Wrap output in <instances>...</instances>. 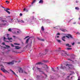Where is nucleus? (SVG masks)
Wrapping results in <instances>:
<instances>
[{
  "label": "nucleus",
  "mask_w": 80,
  "mask_h": 80,
  "mask_svg": "<svg viewBox=\"0 0 80 80\" xmlns=\"http://www.w3.org/2000/svg\"><path fill=\"white\" fill-rule=\"evenodd\" d=\"M19 70L20 71H21V73H24V74H26V75H27L28 74V73L25 70H23V69H22V68H19Z\"/></svg>",
  "instance_id": "obj_1"
},
{
  "label": "nucleus",
  "mask_w": 80,
  "mask_h": 80,
  "mask_svg": "<svg viewBox=\"0 0 80 80\" xmlns=\"http://www.w3.org/2000/svg\"><path fill=\"white\" fill-rule=\"evenodd\" d=\"M61 55L62 56H66L67 55V56H68L69 55V54H67V53H66V52H65L63 51L62 52Z\"/></svg>",
  "instance_id": "obj_2"
},
{
  "label": "nucleus",
  "mask_w": 80,
  "mask_h": 80,
  "mask_svg": "<svg viewBox=\"0 0 80 80\" xmlns=\"http://www.w3.org/2000/svg\"><path fill=\"white\" fill-rule=\"evenodd\" d=\"M66 67L68 66V67L69 69H72V68H73V66L72 65H70L67 64L66 65Z\"/></svg>",
  "instance_id": "obj_3"
},
{
  "label": "nucleus",
  "mask_w": 80,
  "mask_h": 80,
  "mask_svg": "<svg viewBox=\"0 0 80 80\" xmlns=\"http://www.w3.org/2000/svg\"><path fill=\"white\" fill-rule=\"evenodd\" d=\"M66 37L69 39H70V38H72V39H73V37H72V36L71 34H68V36H66Z\"/></svg>",
  "instance_id": "obj_4"
},
{
  "label": "nucleus",
  "mask_w": 80,
  "mask_h": 80,
  "mask_svg": "<svg viewBox=\"0 0 80 80\" xmlns=\"http://www.w3.org/2000/svg\"><path fill=\"white\" fill-rule=\"evenodd\" d=\"M1 70L2 71V72H4V73H8V71L5 70V69L3 68H1Z\"/></svg>",
  "instance_id": "obj_5"
},
{
  "label": "nucleus",
  "mask_w": 80,
  "mask_h": 80,
  "mask_svg": "<svg viewBox=\"0 0 80 80\" xmlns=\"http://www.w3.org/2000/svg\"><path fill=\"white\" fill-rule=\"evenodd\" d=\"M8 65H13L14 64V61H12L11 62L8 63Z\"/></svg>",
  "instance_id": "obj_6"
},
{
  "label": "nucleus",
  "mask_w": 80,
  "mask_h": 80,
  "mask_svg": "<svg viewBox=\"0 0 80 80\" xmlns=\"http://www.w3.org/2000/svg\"><path fill=\"white\" fill-rule=\"evenodd\" d=\"M31 37H30V38L27 39L26 41V43H28V42L29 41V39L30 38H31Z\"/></svg>",
  "instance_id": "obj_7"
},
{
  "label": "nucleus",
  "mask_w": 80,
  "mask_h": 80,
  "mask_svg": "<svg viewBox=\"0 0 80 80\" xmlns=\"http://www.w3.org/2000/svg\"><path fill=\"white\" fill-rule=\"evenodd\" d=\"M71 58H72L73 59H74L75 58V55L73 54H72L71 56Z\"/></svg>",
  "instance_id": "obj_8"
},
{
  "label": "nucleus",
  "mask_w": 80,
  "mask_h": 80,
  "mask_svg": "<svg viewBox=\"0 0 80 80\" xmlns=\"http://www.w3.org/2000/svg\"><path fill=\"white\" fill-rule=\"evenodd\" d=\"M44 63L41 62H38L36 63V65H43Z\"/></svg>",
  "instance_id": "obj_9"
},
{
  "label": "nucleus",
  "mask_w": 80,
  "mask_h": 80,
  "mask_svg": "<svg viewBox=\"0 0 80 80\" xmlns=\"http://www.w3.org/2000/svg\"><path fill=\"white\" fill-rule=\"evenodd\" d=\"M65 36H63L62 38V39L64 42H65Z\"/></svg>",
  "instance_id": "obj_10"
},
{
  "label": "nucleus",
  "mask_w": 80,
  "mask_h": 80,
  "mask_svg": "<svg viewBox=\"0 0 80 80\" xmlns=\"http://www.w3.org/2000/svg\"><path fill=\"white\" fill-rule=\"evenodd\" d=\"M10 70L12 73H13V74L14 75H16L15 73V72H13V71L12 69H10Z\"/></svg>",
  "instance_id": "obj_11"
},
{
  "label": "nucleus",
  "mask_w": 80,
  "mask_h": 80,
  "mask_svg": "<svg viewBox=\"0 0 80 80\" xmlns=\"http://www.w3.org/2000/svg\"><path fill=\"white\" fill-rule=\"evenodd\" d=\"M66 47H72V46L71 45H70V44L68 43L66 44Z\"/></svg>",
  "instance_id": "obj_12"
},
{
  "label": "nucleus",
  "mask_w": 80,
  "mask_h": 80,
  "mask_svg": "<svg viewBox=\"0 0 80 80\" xmlns=\"http://www.w3.org/2000/svg\"><path fill=\"white\" fill-rule=\"evenodd\" d=\"M20 47H19L18 46H15V49H20Z\"/></svg>",
  "instance_id": "obj_13"
},
{
  "label": "nucleus",
  "mask_w": 80,
  "mask_h": 80,
  "mask_svg": "<svg viewBox=\"0 0 80 80\" xmlns=\"http://www.w3.org/2000/svg\"><path fill=\"white\" fill-rule=\"evenodd\" d=\"M23 11L24 12H28V10L27 9H26L25 8H24L23 9Z\"/></svg>",
  "instance_id": "obj_14"
},
{
  "label": "nucleus",
  "mask_w": 80,
  "mask_h": 80,
  "mask_svg": "<svg viewBox=\"0 0 80 80\" xmlns=\"http://www.w3.org/2000/svg\"><path fill=\"white\" fill-rule=\"evenodd\" d=\"M61 31H62V32H67V30L64 29H61Z\"/></svg>",
  "instance_id": "obj_15"
},
{
  "label": "nucleus",
  "mask_w": 80,
  "mask_h": 80,
  "mask_svg": "<svg viewBox=\"0 0 80 80\" xmlns=\"http://www.w3.org/2000/svg\"><path fill=\"white\" fill-rule=\"evenodd\" d=\"M48 52V49H45V53H44L43 55H46V54L47 53V52Z\"/></svg>",
  "instance_id": "obj_16"
},
{
  "label": "nucleus",
  "mask_w": 80,
  "mask_h": 80,
  "mask_svg": "<svg viewBox=\"0 0 80 80\" xmlns=\"http://www.w3.org/2000/svg\"><path fill=\"white\" fill-rule=\"evenodd\" d=\"M39 3H43V0H40L39 2Z\"/></svg>",
  "instance_id": "obj_17"
},
{
  "label": "nucleus",
  "mask_w": 80,
  "mask_h": 80,
  "mask_svg": "<svg viewBox=\"0 0 80 80\" xmlns=\"http://www.w3.org/2000/svg\"><path fill=\"white\" fill-rule=\"evenodd\" d=\"M4 10L6 11V12H7V13H8V14H10V12L8 11L7 10H5V9H4Z\"/></svg>",
  "instance_id": "obj_18"
},
{
  "label": "nucleus",
  "mask_w": 80,
  "mask_h": 80,
  "mask_svg": "<svg viewBox=\"0 0 80 80\" xmlns=\"http://www.w3.org/2000/svg\"><path fill=\"white\" fill-rule=\"evenodd\" d=\"M60 68L61 69H63H63H65V68H66V67H62V66H61Z\"/></svg>",
  "instance_id": "obj_19"
},
{
  "label": "nucleus",
  "mask_w": 80,
  "mask_h": 80,
  "mask_svg": "<svg viewBox=\"0 0 80 80\" xmlns=\"http://www.w3.org/2000/svg\"><path fill=\"white\" fill-rule=\"evenodd\" d=\"M36 0H34L33 2H32V3H31L32 5L33 4V3H35V2H36Z\"/></svg>",
  "instance_id": "obj_20"
},
{
  "label": "nucleus",
  "mask_w": 80,
  "mask_h": 80,
  "mask_svg": "<svg viewBox=\"0 0 80 80\" xmlns=\"http://www.w3.org/2000/svg\"><path fill=\"white\" fill-rule=\"evenodd\" d=\"M42 62H43L44 63H47V62H48V61L43 60V61H42Z\"/></svg>",
  "instance_id": "obj_21"
},
{
  "label": "nucleus",
  "mask_w": 80,
  "mask_h": 80,
  "mask_svg": "<svg viewBox=\"0 0 80 80\" xmlns=\"http://www.w3.org/2000/svg\"><path fill=\"white\" fill-rule=\"evenodd\" d=\"M37 70H39V72H40V71H41V70H42V69L39 68H38V67H37Z\"/></svg>",
  "instance_id": "obj_22"
},
{
  "label": "nucleus",
  "mask_w": 80,
  "mask_h": 80,
  "mask_svg": "<svg viewBox=\"0 0 80 80\" xmlns=\"http://www.w3.org/2000/svg\"><path fill=\"white\" fill-rule=\"evenodd\" d=\"M16 20H17L18 22H20V20L18 19V18H17L16 19Z\"/></svg>",
  "instance_id": "obj_23"
},
{
  "label": "nucleus",
  "mask_w": 80,
  "mask_h": 80,
  "mask_svg": "<svg viewBox=\"0 0 80 80\" xmlns=\"http://www.w3.org/2000/svg\"><path fill=\"white\" fill-rule=\"evenodd\" d=\"M9 57H10L11 58H13V56H11V55H9Z\"/></svg>",
  "instance_id": "obj_24"
},
{
  "label": "nucleus",
  "mask_w": 80,
  "mask_h": 80,
  "mask_svg": "<svg viewBox=\"0 0 80 80\" xmlns=\"http://www.w3.org/2000/svg\"><path fill=\"white\" fill-rule=\"evenodd\" d=\"M13 19H11V20L12 21H10L9 22H11V23H12V22H13L14 21H13Z\"/></svg>",
  "instance_id": "obj_25"
},
{
  "label": "nucleus",
  "mask_w": 80,
  "mask_h": 80,
  "mask_svg": "<svg viewBox=\"0 0 80 80\" xmlns=\"http://www.w3.org/2000/svg\"><path fill=\"white\" fill-rule=\"evenodd\" d=\"M41 30L43 31L44 30V28H43V26H42L41 27Z\"/></svg>",
  "instance_id": "obj_26"
},
{
  "label": "nucleus",
  "mask_w": 80,
  "mask_h": 80,
  "mask_svg": "<svg viewBox=\"0 0 80 80\" xmlns=\"http://www.w3.org/2000/svg\"><path fill=\"white\" fill-rule=\"evenodd\" d=\"M8 40H13V38H8Z\"/></svg>",
  "instance_id": "obj_27"
},
{
  "label": "nucleus",
  "mask_w": 80,
  "mask_h": 80,
  "mask_svg": "<svg viewBox=\"0 0 80 80\" xmlns=\"http://www.w3.org/2000/svg\"><path fill=\"white\" fill-rule=\"evenodd\" d=\"M20 22H21V23H25V22H24L22 20H20Z\"/></svg>",
  "instance_id": "obj_28"
},
{
  "label": "nucleus",
  "mask_w": 80,
  "mask_h": 80,
  "mask_svg": "<svg viewBox=\"0 0 80 80\" xmlns=\"http://www.w3.org/2000/svg\"><path fill=\"white\" fill-rule=\"evenodd\" d=\"M51 68L52 71H53V72H55V70L53 69V68Z\"/></svg>",
  "instance_id": "obj_29"
},
{
  "label": "nucleus",
  "mask_w": 80,
  "mask_h": 80,
  "mask_svg": "<svg viewBox=\"0 0 80 80\" xmlns=\"http://www.w3.org/2000/svg\"><path fill=\"white\" fill-rule=\"evenodd\" d=\"M53 28H56V29H58V27H53Z\"/></svg>",
  "instance_id": "obj_30"
},
{
  "label": "nucleus",
  "mask_w": 80,
  "mask_h": 80,
  "mask_svg": "<svg viewBox=\"0 0 80 80\" xmlns=\"http://www.w3.org/2000/svg\"><path fill=\"white\" fill-rule=\"evenodd\" d=\"M75 9L76 10H79V8H78V7H76L75 8Z\"/></svg>",
  "instance_id": "obj_31"
},
{
  "label": "nucleus",
  "mask_w": 80,
  "mask_h": 80,
  "mask_svg": "<svg viewBox=\"0 0 80 80\" xmlns=\"http://www.w3.org/2000/svg\"><path fill=\"white\" fill-rule=\"evenodd\" d=\"M5 46H6V48H10V46H9L6 45Z\"/></svg>",
  "instance_id": "obj_32"
},
{
  "label": "nucleus",
  "mask_w": 80,
  "mask_h": 80,
  "mask_svg": "<svg viewBox=\"0 0 80 80\" xmlns=\"http://www.w3.org/2000/svg\"><path fill=\"white\" fill-rule=\"evenodd\" d=\"M8 31L9 32H12V30L11 29V28H9L8 29Z\"/></svg>",
  "instance_id": "obj_33"
},
{
  "label": "nucleus",
  "mask_w": 80,
  "mask_h": 80,
  "mask_svg": "<svg viewBox=\"0 0 80 80\" xmlns=\"http://www.w3.org/2000/svg\"><path fill=\"white\" fill-rule=\"evenodd\" d=\"M40 72H41V73H42V74H45V72H43V71H40Z\"/></svg>",
  "instance_id": "obj_34"
},
{
  "label": "nucleus",
  "mask_w": 80,
  "mask_h": 80,
  "mask_svg": "<svg viewBox=\"0 0 80 80\" xmlns=\"http://www.w3.org/2000/svg\"><path fill=\"white\" fill-rule=\"evenodd\" d=\"M67 50H72V48H67Z\"/></svg>",
  "instance_id": "obj_35"
},
{
  "label": "nucleus",
  "mask_w": 80,
  "mask_h": 80,
  "mask_svg": "<svg viewBox=\"0 0 80 80\" xmlns=\"http://www.w3.org/2000/svg\"><path fill=\"white\" fill-rule=\"evenodd\" d=\"M57 41H58V42H61V40H60L58 39V40H57Z\"/></svg>",
  "instance_id": "obj_36"
},
{
  "label": "nucleus",
  "mask_w": 80,
  "mask_h": 80,
  "mask_svg": "<svg viewBox=\"0 0 80 80\" xmlns=\"http://www.w3.org/2000/svg\"><path fill=\"white\" fill-rule=\"evenodd\" d=\"M28 37H30V36H27L26 37L24 38V39L25 40V39H26V38H28Z\"/></svg>",
  "instance_id": "obj_37"
},
{
  "label": "nucleus",
  "mask_w": 80,
  "mask_h": 80,
  "mask_svg": "<svg viewBox=\"0 0 80 80\" xmlns=\"http://www.w3.org/2000/svg\"><path fill=\"white\" fill-rule=\"evenodd\" d=\"M40 41H42V42H44V41H45V40H44L43 39H41Z\"/></svg>",
  "instance_id": "obj_38"
},
{
  "label": "nucleus",
  "mask_w": 80,
  "mask_h": 80,
  "mask_svg": "<svg viewBox=\"0 0 80 80\" xmlns=\"http://www.w3.org/2000/svg\"><path fill=\"white\" fill-rule=\"evenodd\" d=\"M6 3H7V4H8L9 3V2L8 1H6Z\"/></svg>",
  "instance_id": "obj_39"
},
{
  "label": "nucleus",
  "mask_w": 80,
  "mask_h": 80,
  "mask_svg": "<svg viewBox=\"0 0 80 80\" xmlns=\"http://www.w3.org/2000/svg\"><path fill=\"white\" fill-rule=\"evenodd\" d=\"M57 35H60V34L59 33H57Z\"/></svg>",
  "instance_id": "obj_40"
},
{
  "label": "nucleus",
  "mask_w": 80,
  "mask_h": 80,
  "mask_svg": "<svg viewBox=\"0 0 80 80\" xmlns=\"http://www.w3.org/2000/svg\"><path fill=\"white\" fill-rule=\"evenodd\" d=\"M40 76H39V75H37V78H40Z\"/></svg>",
  "instance_id": "obj_41"
},
{
  "label": "nucleus",
  "mask_w": 80,
  "mask_h": 80,
  "mask_svg": "<svg viewBox=\"0 0 80 80\" xmlns=\"http://www.w3.org/2000/svg\"><path fill=\"white\" fill-rule=\"evenodd\" d=\"M46 65V66L47 69H48V66H47V65Z\"/></svg>",
  "instance_id": "obj_42"
},
{
  "label": "nucleus",
  "mask_w": 80,
  "mask_h": 80,
  "mask_svg": "<svg viewBox=\"0 0 80 80\" xmlns=\"http://www.w3.org/2000/svg\"><path fill=\"white\" fill-rule=\"evenodd\" d=\"M37 38L39 40H41V39H40V38Z\"/></svg>",
  "instance_id": "obj_43"
},
{
  "label": "nucleus",
  "mask_w": 80,
  "mask_h": 80,
  "mask_svg": "<svg viewBox=\"0 0 80 80\" xmlns=\"http://www.w3.org/2000/svg\"><path fill=\"white\" fill-rule=\"evenodd\" d=\"M20 16H22V13H20L19 14Z\"/></svg>",
  "instance_id": "obj_44"
},
{
  "label": "nucleus",
  "mask_w": 80,
  "mask_h": 80,
  "mask_svg": "<svg viewBox=\"0 0 80 80\" xmlns=\"http://www.w3.org/2000/svg\"><path fill=\"white\" fill-rule=\"evenodd\" d=\"M14 45H19V44H18L17 43H14Z\"/></svg>",
  "instance_id": "obj_45"
},
{
  "label": "nucleus",
  "mask_w": 80,
  "mask_h": 80,
  "mask_svg": "<svg viewBox=\"0 0 80 80\" xmlns=\"http://www.w3.org/2000/svg\"><path fill=\"white\" fill-rule=\"evenodd\" d=\"M11 45L12 47H14V46L12 44H11Z\"/></svg>",
  "instance_id": "obj_46"
},
{
  "label": "nucleus",
  "mask_w": 80,
  "mask_h": 80,
  "mask_svg": "<svg viewBox=\"0 0 80 80\" xmlns=\"http://www.w3.org/2000/svg\"><path fill=\"white\" fill-rule=\"evenodd\" d=\"M48 69H47H47H46V72H48Z\"/></svg>",
  "instance_id": "obj_47"
},
{
  "label": "nucleus",
  "mask_w": 80,
  "mask_h": 80,
  "mask_svg": "<svg viewBox=\"0 0 80 80\" xmlns=\"http://www.w3.org/2000/svg\"><path fill=\"white\" fill-rule=\"evenodd\" d=\"M5 10H10V9H9V8H7L6 9H5Z\"/></svg>",
  "instance_id": "obj_48"
},
{
  "label": "nucleus",
  "mask_w": 80,
  "mask_h": 80,
  "mask_svg": "<svg viewBox=\"0 0 80 80\" xmlns=\"http://www.w3.org/2000/svg\"><path fill=\"white\" fill-rule=\"evenodd\" d=\"M4 42H8V43L10 42L8 41H4Z\"/></svg>",
  "instance_id": "obj_49"
},
{
  "label": "nucleus",
  "mask_w": 80,
  "mask_h": 80,
  "mask_svg": "<svg viewBox=\"0 0 80 80\" xmlns=\"http://www.w3.org/2000/svg\"><path fill=\"white\" fill-rule=\"evenodd\" d=\"M2 45H5V42H3L2 43Z\"/></svg>",
  "instance_id": "obj_50"
},
{
  "label": "nucleus",
  "mask_w": 80,
  "mask_h": 80,
  "mask_svg": "<svg viewBox=\"0 0 80 80\" xmlns=\"http://www.w3.org/2000/svg\"><path fill=\"white\" fill-rule=\"evenodd\" d=\"M77 34H78V35H80V33L78 32H77Z\"/></svg>",
  "instance_id": "obj_51"
},
{
  "label": "nucleus",
  "mask_w": 80,
  "mask_h": 80,
  "mask_svg": "<svg viewBox=\"0 0 80 80\" xmlns=\"http://www.w3.org/2000/svg\"><path fill=\"white\" fill-rule=\"evenodd\" d=\"M74 44H75V43L73 42V43L72 44V45H74Z\"/></svg>",
  "instance_id": "obj_52"
},
{
  "label": "nucleus",
  "mask_w": 80,
  "mask_h": 80,
  "mask_svg": "<svg viewBox=\"0 0 80 80\" xmlns=\"http://www.w3.org/2000/svg\"><path fill=\"white\" fill-rule=\"evenodd\" d=\"M68 60H70V61H72V60H71V59H68Z\"/></svg>",
  "instance_id": "obj_53"
},
{
  "label": "nucleus",
  "mask_w": 80,
  "mask_h": 80,
  "mask_svg": "<svg viewBox=\"0 0 80 80\" xmlns=\"http://www.w3.org/2000/svg\"><path fill=\"white\" fill-rule=\"evenodd\" d=\"M78 44H80V42H78Z\"/></svg>",
  "instance_id": "obj_54"
},
{
  "label": "nucleus",
  "mask_w": 80,
  "mask_h": 80,
  "mask_svg": "<svg viewBox=\"0 0 80 80\" xmlns=\"http://www.w3.org/2000/svg\"><path fill=\"white\" fill-rule=\"evenodd\" d=\"M57 70H59V69L58 68V67H57Z\"/></svg>",
  "instance_id": "obj_55"
},
{
  "label": "nucleus",
  "mask_w": 80,
  "mask_h": 80,
  "mask_svg": "<svg viewBox=\"0 0 80 80\" xmlns=\"http://www.w3.org/2000/svg\"><path fill=\"white\" fill-rule=\"evenodd\" d=\"M6 39V38L5 37H4V40H5Z\"/></svg>",
  "instance_id": "obj_56"
},
{
  "label": "nucleus",
  "mask_w": 80,
  "mask_h": 80,
  "mask_svg": "<svg viewBox=\"0 0 80 80\" xmlns=\"http://www.w3.org/2000/svg\"><path fill=\"white\" fill-rule=\"evenodd\" d=\"M13 37H14V38H15V36H13Z\"/></svg>",
  "instance_id": "obj_57"
},
{
  "label": "nucleus",
  "mask_w": 80,
  "mask_h": 80,
  "mask_svg": "<svg viewBox=\"0 0 80 80\" xmlns=\"http://www.w3.org/2000/svg\"><path fill=\"white\" fill-rule=\"evenodd\" d=\"M10 17V16H8L7 17H6V18H7L8 17Z\"/></svg>",
  "instance_id": "obj_58"
},
{
  "label": "nucleus",
  "mask_w": 80,
  "mask_h": 80,
  "mask_svg": "<svg viewBox=\"0 0 80 80\" xmlns=\"http://www.w3.org/2000/svg\"><path fill=\"white\" fill-rule=\"evenodd\" d=\"M5 22V21H4V20H2V22Z\"/></svg>",
  "instance_id": "obj_59"
},
{
  "label": "nucleus",
  "mask_w": 80,
  "mask_h": 80,
  "mask_svg": "<svg viewBox=\"0 0 80 80\" xmlns=\"http://www.w3.org/2000/svg\"><path fill=\"white\" fill-rule=\"evenodd\" d=\"M76 23V22H75L73 23V24H75Z\"/></svg>",
  "instance_id": "obj_60"
},
{
  "label": "nucleus",
  "mask_w": 80,
  "mask_h": 80,
  "mask_svg": "<svg viewBox=\"0 0 80 80\" xmlns=\"http://www.w3.org/2000/svg\"><path fill=\"white\" fill-rule=\"evenodd\" d=\"M57 38H59V36H57Z\"/></svg>",
  "instance_id": "obj_61"
},
{
  "label": "nucleus",
  "mask_w": 80,
  "mask_h": 80,
  "mask_svg": "<svg viewBox=\"0 0 80 80\" xmlns=\"http://www.w3.org/2000/svg\"><path fill=\"white\" fill-rule=\"evenodd\" d=\"M78 80H80V78H78Z\"/></svg>",
  "instance_id": "obj_62"
},
{
  "label": "nucleus",
  "mask_w": 80,
  "mask_h": 80,
  "mask_svg": "<svg viewBox=\"0 0 80 80\" xmlns=\"http://www.w3.org/2000/svg\"><path fill=\"white\" fill-rule=\"evenodd\" d=\"M76 3H78V1H76Z\"/></svg>",
  "instance_id": "obj_63"
},
{
  "label": "nucleus",
  "mask_w": 80,
  "mask_h": 80,
  "mask_svg": "<svg viewBox=\"0 0 80 80\" xmlns=\"http://www.w3.org/2000/svg\"><path fill=\"white\" fill-rule=\"evenodd\" d=\"M59 49H61V48H59Z\"/></svg>",
  "instance_id": "obj_64"
}]
</instances>
